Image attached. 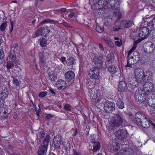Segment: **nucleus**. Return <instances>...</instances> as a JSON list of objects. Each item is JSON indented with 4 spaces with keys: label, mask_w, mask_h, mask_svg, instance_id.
Segmentation results:
<instances>
[{
    "label": "nucleus",
    "mask_w": 155,
    "mask_h": 155,
    "mask_svg": "<svg viewBox=\"0 0 155 155\" xmlns=\"http://www.w3.org/2000/svg\"><path fill=\"white\" fill-rule=\"evenodd\" d=\"M153 78V74L150 71H146L144 74L143 76H142V81L141 82L146 80L147 81H152Z\"/></svg>",
    "instance_id": "obj_15"
},
{
    "label": "nucleus",
    "mask_w": 155,
    "mask_h": 155,
    "mask_svg": "<svg viewBox=\"0 0 155 155\" xmlns=\"http://www.w3.org/2000/svg\"><path fill=\"white\" fill-rule=\"evenodd\" d=\"M15 54V52L12 51L10 52L9 56V59L11 62H14L16 60Z\"/></svg>",
    "instance_id": "obj_27"
},
{
    "label": "nucleus",
    "mask_w": 155,
    "mask_h": 155,
    "mask_svg": "<svg viewBox=\"0 0 155 155\" xmlns=\"http://www.w3.org/2000/svg\"><path fill=\"white\" fill-rule=\"evenodd\" d=\"M155 18H154L153 19V27L154 28H155V27H154V23H153V22H155Z\"/></svg>",
    "instance_id": "obj_63"
},
{
    "label": "nucleus",
    "mask_w": 155,
    "mask_h": 155,
    "mask_svg": "<svg viewBox=\"0 0 155 155\" xmlns=\"http://www.w3.org/2000/svg\"><path fill=\"white\" fill-rule=\"evenodd\" d=\"M12 62H8L7 63L6 67L8 69H10L13 67V64Z\"/></svg>",
    "instance_id": "obj_46"
},
{
    "label": "nucleus",
    "mask_w": 155,
    "mask_h": 155,
    "mask_svg": "<svg viewBox=\"0 0 155 155\" xmlns=\"http://www.w3.org/2000/svg\"><path fill=\"white\" fill-rule=\"evenodd\" d=\"M91 58L98 67H100L102 66L103 62L101 56H98L97 54L93 53L91 54Z\"/></svg>",
    "instance_id": "obj_5"
},
{
    "label": "nucleus",
    "mask_w": 155,
    "mask_h": 155,
    "mask_svg": "<svg viewBox=\"0 0 155 155\" xmlns=\"http://www.w3.org/2000/svg\"><path fill=\"white\" fill-rule=\"evenodd\" d=\"M59 11L61 12H65L66 11V9L65 8H63L60 9H59L58 10Z\"/></svg>",
    "instance_id": "obj_57"
},
{
    "label": "nucleus",
    "mask_w": 155,
    "mask_h": 155,
    "mask_svg": "<svg viewBox=\"0 0 155 155\" xmlns=\"http://www.w3.org/2000/svg\"><path fill=\"white\" fill-rule=\"evenodd\" d=\"M148 33V30L147 27H144L140 28L139 31V34L140 39L145 38Z\"/></svg>",
    "instance_id": "obj_13"
},
{
    "label": "nucleus",
    "mask_w": 155,
    "mask_h": 155,
    "mask_svg": "<svg viewBox=\"0 0 155 155\" xmlns=\"http://www.w3.org/2000/svg\"><path fill=\"white\" fill-rule=\"evenodd\" d=\"M74 73L71 71H68L65 74V78L69 81L73 80L74 78Z\"/></svg>",
    "instance_id": "obj_19"
},
{
    "label": "nucleus",
    "mask_w": 155,
    "mask_h": 155,
    "mask_svg": "<svg viewBox=\"0 0 155 155\" xmlns=\"http://www.w3.org/2000/svg\"><path fill=\"white\" fill-rule=\"evenodd\" d=\"M127 88V85L124 81H120L119 82L118 86V90L119 91H123Z\"/></svg>",
    "instance_id": "obj_21"
},
{
    "label": "nucleus",
    "mask_w": 155,
    "mask_h": 155,
    "mask_svg": "<svg viewBox=\"0 0 155 155\" xmlns=\"http://www.w3.org/2000/svg\"><path fill=\"white\" fill-rule=\"evenodd\" d=\"M64 108L66 110L70 111L71 110V107L68 104H64Z\"/></svg>",
    "instance_id": "obj_44"
},
{
    "label": "nucleus",
    "mask_w": 155,
    "mask_h": 155,
    "mask_svg": "<svg viewBox=\"0 0 155 155\" xmlns=\"http://www.w3.org/2000/svg\"><path fill=\"white\" fill-rule=\"evenodd\" d=\"M148 96V95H147L145 101L141 103H147L149 106L152 107H154L155 106V97H153L152 96L151 98H149Z\"/></svg>",
    "instance_id": "obj_16"
},
{
    "label": "nucleus",
    "mask_w": 155,
    "mask_h": 155,
    "mask_svg": "<svg viewBox=\"0 0 155 155\" xmlns=\"http://www.w3.org/2000/svg\"><path fill=\"white\" fill-rule=\"evenodd\" d=\"M73 155H81L79 152H77L74 150H73Z\"/></svg>",
    "instance_id": "obj_55"
},
{
    "label": "nucleus",
    "mask_w": 155,
    "mask_h": 155,
    "mask_svg": "<svg viewBox=\"0 0 155 155\" xmlns=\"http://www.w3.org/2000/svg\"><path fill=\"white\" fill-rule=\"evenodd\" d=\"M102 96V94L100 91H97L95 94H91L90 98L93 100V102L97 103L101 100Z\"/></svg>",
    "instance_id": "obj_10"
},
{
    "label": "nucleus",
    "mask_w": 155,
    "mask_h": 155,
    "mask_svg": "<svg viewBox=\"0 0 155 155\" xmlns=\"http://www.w3.org/2000/svg\"><path fill=\"white\" fill-rule=\"evenodd\" d=\"M153 88V84L149 81L146 82L143 85V87L137 91L135 92V97L137 102L142 103L145 101L147 95L150 94Z\"/></svg>",
    "instance_id": "obj_1"
},
{
    "label": "nucleus",
    "mask_w": 155,
    "mask_h": 155,
    "mask_svg": "<svg viewBox=\"0 0 155 155\" xmlns=\"http://www.w3.org/2000/svg\"><path fill=\"white\" fill-rule=\"evenodd\" d=\"M128 149H123L121 150L120 152V154L119 155H128L130 153L128 151Z\"/></svg>",
    "instance_id": "obj_36"
},
{
    "label": "nucleus",
    "mask_w": 155,
    "mask_h": 155,
    "mask_svg": "<svg viewBox=\"0 0 155 155\" xmlns=\"http://www.w3.org/2000/svg\"><path fill=\"white\" fill-rule=\"evenodd\" d=\"M12 77L13 78V84L15 85L16 86H18L19 85L20 83L19 82L18 80L15 79L13 76H12Z\"/></svg>",
    "instance_id": "obj_43"
},
{
    "label": "nucleus",
    "mask_w": 155,
    "mask_h": 155,
    "mask_svg": "<svg viewBox=\"0 0 155 155\" xmlns=\"http://www.w3.org/2000/svg\"><path fill=\"white\" fill-rule=\"evenodd\" d=\"M74 61V59L73 57H70L67 59L66 63L68 65H70L73 64Z\"/></svg>",
    "instance_id": "obj_30"
},
{
    "label": "nucleus",
    "mask_w": 155,
    "mask_h": 155,
    "mask_svg": "<svg viewBox=\"0 0 155 155\" xmlns=\"http://www.w3.org/2000/svg\"><path fill=\"white\" fill-rule=\"evenodd\" d=\"M107 0H100L97 3L99 6V7L102 8L106 5Z\"/></svg>",
    "instance_id": "obj_29"
},
{
    "label": "nucleus",
    "mask_w": 155,
    "mask_h": 155,
    "mask_svg": "<svg viewBox=\"0 0 155 155\" xmlns=\"http://www.w3.org/2000/svg\"><path fill=\"white\" fill-rule=\"evenodd\" d=\"M150 113L152 116L153 117H155V110L153 108H152V109H151Z\"/></svg>",
    "instance_id": "obj_48"
},
{
    "label": "nucleus",
    "mask_w": 155,
    "mask_h": 155,
    "mask_svg": "<svg viewBox=\"0 0 155 155\" xmlns=\"http://www.w3.org/2000/svg\"><path fill=\"white\" fill-rule=\"evenodd\" d=\"M153 95H155V87L154 88L153 91Z\"/></svg>",
    "instance_id": "obj_64"
},
{
    "label": "nucleus",
    "mask_w": 155,
    "mask_h": 155,
    "mask_svg": "<svg viewBox=\"0 0 155 155\" xmlns=\"http://www.w3.org/2000/svg\"><path fill=\"white\" fill-rule=\"evenodd\" d=\"M51 117V114H48L46 117V118L47 119H49Z\"/></svg>",
    "instance_id": "obj_60"
},
{
    "label": "nucleus",
    "mask_w": 155,
    "mask_h": 155,
    "mask_svg": "<svg viewBox=\"0 0 155 155\" xmlns=\"http://www.w3.org/2000/svg\"><path fill=\"white\" fill-rule=\"evenodd\" d=\"M56 84L57 87L59 89H64L66 87V82L65 81L61 80L57 81Z\"/></svg>",
    "instance_id": "obj_18"
},
{
    "label": "nucleus",
    "mask_w": 155,
    "mask_h": 155,
    "mask_svg": "<svg viewBox=\"0 0 155 155\" xmlns=\"http://www.w3.org/2000/svg\"><path fill=\"white\" fill-rule=\"evenodd\" d=\"M77 131V130H74V131L73 134V135L74 136L76 134Z\"/></svg>",
    "instance_id": "obj_61"
},
{
    "label": "nucleus",
    "mask_w": 155,
    "mask_h": 155,
    "mask_svg": "<svg viewBox=\"0 0 155 155\" xmlns=\"http://www.w3.org/2000/svg\"><path fill=\"white\" fill-rule=\"evenodd\" d=\"M8 94V92L7 89H4L0 94V97L3 100L7 98Z\"/></svg>",
    "instance_id": "obj_26"
},
{
    "label": "nucleus",
    "mask_w": 155,
    "mask_h": 155,
    "mask_svg": "<svg viewBox=\"0 0 155 155\" xmlns=\"http://www.w3.org/2000/svg\"><path fill=\"white\" fill-rule=\"evenodd\" d=\"M127 64L126 67H129L128 64H133L137 62L140 59V55L137 51H131L128 52Z\"/></svg>",
    "instance_id": "obj_3"
},
{
    "label": "nucleus",
    "mask_w": 155,
    "mask_h": 155,
    "mask_svg": "<svg viewBox=\"0 0 155 155\" xmlns=\"http://www.w3.org/2000/svg\"><path fill=\"white\" fill-rule=\"evenodd\" d=\"M99 48L101 50L103 51L104 50V48L102 45L101 44H99Z\"/></svg>",
    "instance_id": "obj_59"
},
{
    "label": "nucleus",
    "mask_w": 155,
    "mask_h": 155,
    "mask_svg": "<svg viewBox=\"0 0 155 155\" xmlns=\"http://www.w3.org/2000/svg\"><path fill=\"white\" fill-rule=\"evenodd\" d=\"M120 29V28L117 26H115L113 27V30L115 31H118Z\"/></svg>",
    "instance_id": "obj_53"
},
{
    "label": "nucleus",
    "mask_w": 155,
    "mask_h": 155,
    "mask_svg": "<svg viewBox=\"0 0 155 155\" xmlns=\"http://www.w3.org/2000/svg\"><path fill=\"white\" fill-rule=\"evenodd\" d=\"M127 131L124 129L118 130L115 133L116 137L119 139L123 140L127 135Z\"/></svg>",
    "instance_id": "obj_12"
},
{
    "label": "nucleus",
    "mask_w": 155,
    "mask_h": 155,
    "mask_svg": "<svg viewBox=\"0 0 155 155\" xmlns=\"http://www.w3.org/2000/svg\"><path fill=\"white\" fill-rule=\"evenodd\" d=\"M4 56V53L3 50L2 49H0V59L3 58Z\"/></svg>",
    "instance_id": "obj_47"
},
{
    "label": "nucleus",
    "mask_w": 155,
    "mask_h": 155,
    "mask_svg": "<svg viewBox=\"0 0 155 155\" xmlns=\"http://www.w3.org/2000/svg\"><path fill=\"white\" fill-rule=\"evenodd\" d=\"M144 73L143 69L141 68H138L135 69L134 71V74L136 80L139 81V80L141 79L140 80L142 81V76L143 74L144 75Z\"/></svg>",
    "instance_id": "obj_8"
},
{
    "label": "nucleus",
    "mask_w": 155,
    "mask_h": 155,
    "mask_svg": "<svg viewBox=\"0 0 155 155\" xmlns=\"http://www.w3.org/2000/svg\"><path fill=\"white\" fill-rule=\"evenodd\" d=\"M123 122V119L119 115H115L110 118V124L113 127L120 125Z\"/></svg>",
    "instance_id": "obj_4"
},
{
    "label": "nucleus",
    "mask_w": 155,
    "mask_h": 155,
    "mask_svg": "<svg viewBox=\"0 0 155 155\" xmlns=\"http://www.w3.org/2000/svg\"><path fill=\"white\" fill-rule=\"evenodd\" d=\"M119 149V144L115 142L110 143L108 147V150L110 152H113Z\"/></svg>",
    "instance_id": "obj_11"
},
{
    "label": "nucleus",
    "mask_w": 155,
    "mask_h": 155,
    "mask_svg": "<svg viewBox=\"0 0 155 155\" xmlns=\"http://www.w3.org/2000/svg\"><path fill=\"white\" fill-rule=\"evenodd\" d=\"M3 105V100L2 99L0 100V107H2Z\"/></svg>",
    "instance_id": "obj_56"
},
{
    "label": "nucleus",
    "mask_w": 155,
    "mask_h": 155,
    "mask_svg": "<svg viewBox=\"0 0 155 155\" xmlns=\"http://www.w3.org/2000/svg\"><path fill=\"white\" fill-rule=\"evenodd\" d=\"M133 24V22L132 21L125 20L121 22V25L124 27L127 28L130 27Z\"/></svg>",
    "instance_id": "obj_22"
},
{
    "label": "nucleus",
    "mask_w": 155,
    "mask_h": 155,
    "mask_svg": "<svg viewBox=\"0 0 155 155\" xmlns=\"http://www.w3.org/2000/svg\"><path fill=\"white\" fill-rule=\"evenodd\" d=\"M114 39L116 40L115 42L116 45L118 47L121 46L122 44L121 39L116 37H114Z\"/></svg>",
    "instance_id": "obj_34"
},
{
    "label": "nucleus",
    "mask_w": 155,
    "mask_h": 155,
    "mask_svg": "<svg viewBox=\"0 0 155 155\" xmlns=\"http://www.w3.org/2000/svg\"><path fill=\"white\" fill-rule=\"evenodd\" d=\"M108 3V1H107ZM117 2V0H110V2L109 3H110L111 5V6L112 7H115V5H116Z\"/></svg>",
    "instance_id": "obj_41"
},
{
    "label": "nucleus",
    "mask_w": 155,
    "mask_h": 155,
    "mask_svg": "<svg viewBox=\"0 0 155 155\" xmlns=\"http://www.w3.org/2000/svg\"><path fill=\"white\" fill-rule=\"evenodd\" d=\"M107 61L108 62L112 61L114 59V54L113 53L108 54L106 58Z\"/></svg>",
    "instance_id": "obj_31"
},
{
    "label": "nucleus",
    "mask_w": 155,
    "mask_h": 155,
    "mask_svg": "<svg viewBox=\"0 0 155 155\" xmlns=\"http://www.w3.org/2000/svg\"><path fill=\"white\" fill-rule=\"evenodd\" d=\"M48 77L50 80L51 81H54L57 79V77L54 74V73L51 72L49 73Z\"/></svg>",
    "instance_id": "obj_28"
},
{
    "label": "nucleus",
    "mask_w": 155,
    "mask_h": 155,
    "mask_svg": "<svg viewBox=\"0 0 155 155\" xmlns=\"http://www.w3.org/2000/svg\"><path fill=\"white\" fill-rule=\"evenodd\" d=\"M54 144L57 148L60 147L61 143V137L60 135L58 134L55 136L53 139Z\"/></svg>",
    "instance_id": "obj_17"
},
{
    "label": "nucleus",
    "mask_w": 155,
    "mask_h": 155,
    "mask_svg": "<svg viewBox=\"0 0 155 155\" xmlns=\"http://www.w3.org/2000/svg\"><path fill=\"white\" fill-rule=\"evenodd\" d=\"M108 70L111 74H114L118 71V69L116 66L111 65L109 66Z\"/></svg>",
    "instance_id": "obj_24"
},
{
    "label": "nucleus",
    "mask_w": 155,
    "mask_h": 155,
    "mask_svg": "<svg viewBox=\"0 0 155 155\" xmlns=\"http://www.w3.org/2000/svg\"><path fill=\"white\" fill-rule=\"evenodd\" d=\"M135 78H132L131 77H129L128 78V83L129 84V86L131 88H134L137 87L138 85L137 81L135 80Z\"/></svg>",
    "instance_id": "obj_14"
},
{
    "label": "nucleus",
    "mask_w": 155,
    "mask_h": 155,
    "mask_svg": "<svg viewBox=\"0 0 155 155\" xmlns=\"http://www.w3.org/2000/svg\"><path fill=\"white\" fill-rule=\"evenodd\" d=\"M135 117L137 121L139 124L144 128H147L150 126V124L154 128L155 125L150 120H148L147 117L141 112H139L135 114Z\"/></svg>",
    "instance_id": "obj_2"
},
{
    "label": "nucleus",
    "mask_w": 155,
    "mask_h": 155,
    "mask_svg": "<svg viewBox=\"0 0 155 155\" xmlns=\"http://www.w3.org/2000/svg\"><path fill=\"white\" fill-rule=\"evenodd\" d=\"M52 22H53V21L52 20H51L49 19L44 20L42 21L43 23H51Z\"/></svg>",
    "instance_id": "obj_51"
},
{
    "label": "nucleus",
    "mask_w": 155,
    "mask_h": 155,
    "mask_svg": "<svg viewBox=\"0 0 155 155\" xmlns=\"http://www.w3.org/2000/svg\"><path fill=\"white\" fill-rule=\"evenodd\" d=\"M96 30L98 32L101 33L104 31V28L103 26L97 25H96Z\"/></svg>",
    "instance_id": "obj_33"
},
{
    "label": "nucleus",
    "mask_w": 155,
    "mask_h": 155,
    "mask_svg": "<svg viewBox=\"0 0 155 155\" xmlns=\"http://www.w3.org/2000/svg\"><path fill=\"white\" fill-rule=\"evenodd\" d=\"M152 62L153 64L155 65V58H153Z\"/></svg>",
    "instance_id": "obj_62"
},
{
    "label": "nucleus",
    "mask_w": 155,
    "mask_h": 155,
    "mask_svg": "<svg viewBox=\"0 0 155 155\" xmlns=\"http://www.w3.org/2000/svg\"><path fill=\"white\" fill-rule=\"evenodd\" d=\"M47 93L46 91H43L39 93V96L41 97H44L47 95Z\"/></svg>",
    "instance_id": "obj_45"
},
{
    "label": "nucleus",
    "mask_w": 155,
    "mask_h": 155,
    "mask_svg": "<svg viewBox=\"0 0 155 155\" xmlns=\"http://www.w3.org/2000/svg\"><path fill=\"white\" fill-rule=\"evenodd\" d=\"M75 15L73 13H71L69 14L68 15V17L69 18H73V17H75Z\"/></svg>",
    "instance_id": "obj_52"
},
{
    "label": "nucleus",
    "mask_w": 155,
    "mask_h": 155,
    "mask_svg": "<svg viewBox=\"0 0 155 155\" xmlns=\"http://www.w3.org/2000/svg\"><path fill=\"white\" fill-rule=\"evenodd\" d=\"M37 138L38 139L44 138L45 136L44 130L41 129L38 130L36 132Z\"/></svg>",
    "instance_id": "obj_25"
},
{
    "label": "nucleus",
    "mask_w": 155,
    "mask_h": 155,
    "mask_svg": "<svg viewBox=\"0 0 155 155\" xmlns=\"http://www.w3.org/2000/svg\"><path fill=\"white\" fill-rule=\"evenodd\" d=\"M116 104L118 107L120 109H122L124 107V103L120 100L117 101Z\"/></svg>",
    "instance_id": "obj_39"
},
{
    "label": "nucleus",
    "mask_w": 155,
    "mask_h": 155,
    "mask_svg": "<svg viewBox=\"0 0 155 155\" xmlns=\"http://www.w3.org/2000/svg\"><path fill=\"white\" fill-rule=\"evenodd\" d=\"M140 37L139 34V36H134L133 37V38L134 40V43L137 44V43L141 41L143 39H140Z\"/></svg>",
    "instance_id": "obj_38"
},
{
    "label": "nucleus",
    "mask_w": 155,
    "mask_h": 155,
    "mask_svg": "<svg viewBox=\"0 0 155 155\" xmlns=\"http://www.w3.org/2000/svg\"><path fill=\"white\" fill-rule=\"evenodd\" d=\"M155 46L151 42H146L143 45V49L144 51L150 53L154 51Z\"/></svg>",
    "instance_id": "obj_6"
},
{
    "label": "nucleus",
    "mask_w": 155,
    "mask_h": 155,
    "mask_svg": "<svg viewBox=\"0 0 155 155\" xmlns=\"http://www.w3.org/2000/svg\"><path fill=\"white\" fill-rule=\"evenodd\" d=\"M49 140V136L48 135L46 136L43 141V146H46L48 147Z\"/></svg>",
    "instance_id": "obj_35"
},
{
    "label": "nucleus",
    "mask_w": 155,
    "mask_h": 155,
    "mask_svg": "<svg viewBox=\"0 0 155 155\" xmlns=\"http://www.w3.org/2000/svg\"><path fill=\"white\" fill-rule=\"evenodd\" d=\"M7 26V23L6 22H4L1 25L0 27V31H4L5 29Z\"/></svg>",
    "instance_id": "obj_37"
},
{
    "label": "nucleus",
    "mask_w": 155,
    "mask_h": 155,
    "mask_svg": "<svg viewBox=\"0 0 155 155\" xmlns=\"http://www.w3.org/2000/svg\"><path fill=\"white\" fill-rule=\"evenodd\" d=\"M47 149L46 146H40L38 150V155H46Z\"/></svg>",
    "instance_id": "obj_20"
},
{
    "label": "nucleus",
    "mask_w": 155,
    "mask_h": 155,
    "mask_svg": "<svg viewBox=\"0 0 155 155\" xmlns=\"http://www.w3.org/2000/svg\"><path fill=\"white\" fill-rule=\"evenodd\" d=\"M47 43V40L45 38H43L40 41L41 45L42 47H44L45 46Z\"/></svg>",
    "instance_id": "obj_40"
},
{
    "label": "nucleus",
    "mask_w": 155,
    "mask_h": 155,
    "mask_svg": "<svg viewBox=\"0 0 155 155\" xmlns=\"http://www.w3.org/2000/svg\"><path fill=\"white\" fill-rule=\"evenodd\" d=\"M45 59L44 57H41L40 58V61L42 63H43L45 61Z\"/></svg>",
    "instance_id": "obj_54"
},
{
    "label": "nucleus",
    "mask_w": 155,
    "mask_h": 155,
    "mask_svg": "<svg viewBox=\"0 0 155 155\" xmlns=\"http://www.w3.org/2000/svg\"><path fill=\"white\" fill-rule=\"evenodd\" d=\"M60 60L62 62H64L66 60V58L65 57H61L60 59Z\"/></svg>",
    "instance_id": "obj_58"
},
{
    "label": "nucleus",
    "mask_w": 155,
    "mask_h": 155,
    "mask_svg": "<svg viewBox=\"0 0 155 155\" xmlns=\"http://www.w3.org/2000/svg\"><path fill=\"white\" fill-rule=\"evenodd\" d=\"M91 142L92 143H94L93 146V151L95 152L98 151L100 147L99 142L98 141L95 142V140L94 139L92 140Z\"/></svg>",
    "instance_id": "obj_23"
},
{
    "label": "nucleus",
    "mask_w": 155,
    "mask_h": 155,
    "mask_svg": "<svg viewBox=\"0 0 155 155\" xmlns=\"http://www.w3.org/2000/svg\"><path fill=\"white\" fill-rule=\"evenodd\" d=\"M137 44L134 43V45L132 48L128 52H130L131 51H134V50L136 49L137 47Z\"/></svg>",
    "instance_id": "obj_49"
},
{
    "label": "nucleus",
    "mask_w": 155,
    "mask_h": 155,
    "mask_svg": "<svg viewBox=\"0 0 155 155\" xmlns=\"http://www.w3.org/2000/svg\"><path fill=\"white\" fill-rule=\"evenodd\" d=\"M99 68L97 67L91 68L89 71V75L91 79L97 78L99 75Z\"/></svg>",
    "instance_id": "obj_7"
},
{
    "label": "nucleus",
    "mask_w": 155,
    "mask_h": 155,
    "mask_svg": "<svg viewBox=\"0 0 155 155\" xmlns=\"http://www.w3.org/2000/svg\"><path fill=\"white\" fill-rule=\"evenodd\" d=\"M42 35L43 34L42 30V28H41L37 30L35 32V35H33V37L35 38Z\"/></svg>",
    "instance_id": "obj_32"
},
{
    "label": "nucleus",
    "mask_w": 155,
    "mask_h": 155,
    "mask_svg": "<svg viewBox=\"0 0 155 155\" xmlns=\"http://www.w3.org/2000/svg\"><path fill=\"white\" fill-rule=\"evenodd\" d=\"M42 30L43 35L48 33L50 32V30L48 29V28L47 27H45L43 28H42Z\"/></svg>",
    "instance_id": "obj_42"
},
{
    "label": "nucleus",
    "mask_w": 155,
    "mask_h": 155,
    "mask_svg": "<svg viewBox=\"0 0 155 155\" xmlns=\"http://www.w3.org/2000/svg\"><path fill=\"white\" fill-rule=\"evenodd\" d=\"M115 104L114 102L106 101L104 104V108L107 112L110 113L114 109Z\"/></svg>",
    "instance_id": "obj_9"
},
{
    "label": "nucleus",
    "mask_w": 155,
    "mask_h": 155,
    "mask_svg": "<svg viewBox=\"0 0 155 155\" xmlns=\"http://www.w3.org/2000/svg\"><path fill=\"white\" fill-rule=\"evenodd\" d=\"M105 41L108 45H111L112 44V41L109 38H107L105 39Z\"/></svg>",
    "instance_id": "obj_50"
}]
</instances>
